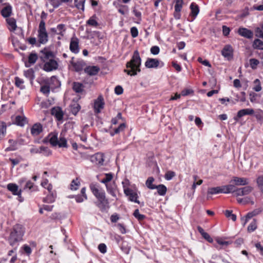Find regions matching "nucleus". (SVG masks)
<instances>
[{
	"label": "nucleus",
	"instance_id": "6e6d98bb",
	"mask_svg": "<svg viewBox=\"0 0 263 263\" xmlns=\"http://www.w3.org/2000/svg\"><path fill=\"white\" fill-rule=\"evenodd\" d=\"M176 174L174 172L172 171H167L164 176V178L167 180H171L172 178L175 177Z\"/></svg>",
	"mask_w": 263,
	"mask_h": 263
},
{
	"label": "nucleus",
	"instance_id": "2f4dec72",
	"mask_svg": "<svg viewBox=\"0 0 263 263\" xmlns=\"http://www.w3.org/2000/svg\"><path fill=\"white\" fill-rule=\"evenodd\" d=\"M155 179L153 177H149L145 182V185L147 188L151 190L156 189V185L153 184Z\"/></svg>",
	"mask_w": 263,
	"mask_h": 263
},
{
	"label": "nucleus",
	"instance_id": "4c0bfd02",
	"mask_svg": "<svg viewBox=\"0 0 263 263\" xmlns=\"http://www.w3.org/2000/svg\"><path fill=\"white\" fill-rule=\"evenodd\" d=\"M7 126L5 123H0V140L4 138L6 134Z\"/></svg>",
	"mask_w": 263,
	"mask_h": 263
},
{
	"label": "nucleus",
	"instance_id": "aec40b11",
	"mask_svg": "<svg viewBox=\"0 0 263 263\" xmlns=\"http://www.w3.org/2000/svg\"><path fill=\"white\" fill-rule=\"evenodd\" d=\"M159 61L156 59L148 58L145 63V66L148 68H156L159 66Z\"/></svg>",
	"mask_w": 263,
	"mask_h": 263
},
{
	"label": "nucleus",
	"instance_id": "72a5a7b5",
	"mask_svg": "<svg viewBox=\"0 0 263 263\" xmlns=\"http://www.w3.org/2000/svg\"><path fill=\"white\" fill-rule=\"evenodd\" d=\"M256 183L258 189L263 195V175L259 176L256 178Z\"/></svg>",
	"mask_w": 263,
	"mask_h": 263
},
{
	"label": "nucleus",
	"instance_id": "bb28decb",
	"mask_svg": "<svg viewBox=\"0 0 263 263\" xmlns=\"http://www.w3.org/2000/svg\"><path fill=\"white\" fill-rule=\"evenodd\" d=\"M191 10V15L193 17V19L197 16L199 12L198 6L194 3H192L190 5Z\"/></svg>",
	"mask_w": 263,
	"mask_h": 263
},
{
	"label": "nucleus",
	"instance_id": "6ab92c4d",
	"mask_svg": "<svg viewBox=\"0 0 263 263\" xmlns=\"http://www.w3.org/2000/svg\"><path fill=\"white\" fill-rule=\"evenodd\" d=\"M100 71V68L97 66H89L84 68V71L89 76H96Z\"/></svg>",
	"mask_w": 263,
	"mask_h": 263
},
{
	"label": "nucleus",
	"instance_id": "4be33fe9",
	"mask_svg": "<svg viewBox=\"0 0 263 263\" xmlns=\"http://www.w3.org/2000/svg\"><path fill=\"white\" fill-rule=\"evenodd\" d=\"M50 144L53 146H56L58 144V134L50 133L47 137Z\"/></svg>",
	"mask_w": 263,
	"mask_h": 263
},
{
	"label": "nucleus",
	"instance_id": "5fc2aeb1",
	"mask_svg": "<svg viewBox=\"0 0 263 263\" xmlns=\"http://www.w3.org/2000/svg\"><path fill=\"white\" fill-rule=\"evenodd\" d=\"M133 215L135 216V217L138 219L139 220H142L145 218V215L140 214L138 209H136L135 210Z\"/></svg>",
	"mask_w": 263,
	"mask_h": 263
},
{
	"label": "nucleus",
	"instance_id": "412c9836",
	"mask_svg": "<svg viewBox=\"0 0 263 263\" xmlns=\"http://www.w3.org/2000/svg\"><path fill=\"white\" fill-rule=\"evenodd\" d=\"M51 114L54 116L58 121H61L63 118V112L59 107H55L52 108Z\"/></svg>",
	"mask_w": 263,
	"mask_h": 263
},
{
	"label": "nucleus",
	"instance_id": "423d86ee",
	"mask_svg": "<svg viewBox=\"0 0 263 263\" xmlns=\"http://www.w3.org/2000/svg\"><path fill=\"white\" fill-rule=\"evenodd\" d=\"M89 187L93 195L97 199H99L105 195V192L98 184L91 183L90 184Z\"/></svg>",
	"mask_w": 263,
	"mask_h": 263
},
{
	"label": "nucleus",
	"instance_id": "2eb2a0df",
	"mask_svg": "<svg viewBox=\"0 0 263 263\" xmlns=\"http://www.w3.org/2000/svg\"><path fill=\"white\" fill-rule=\"evenodd\" d=\"M79 40L77 37L71 38L69 48L72 52L76 54L79 52Z\"/></svg>",
	"mask_w": 263,
	"mask_h": 263
},
{
	"label": "nucleus",
	"instance_id": "ddd939ff",
	"mask_svg": "<svg viewBox=\"0 0 263 263\" xmlns=\"http://www.w3.org/2000/svg\"><path fill=\"white\" fill-rule=\"evenodd\" d=\"M58 66V64L56 61L50 59L48 62L44 64V70L46 71H51L57 69Z\"/></svg>",
	"mask_w": 263,
	"mask_h": 263
},
{
	"label": "nucleus",
	"instance_id": "f3484780",
	"mask_svg": "<svg viewBox=\"0 0 263 263\" xmlns=\"http://www.w3.org/2000/svg\"><path fill=\"white\" fill-rule=\"evenodd\" d=\"M43 131V126L40 123L34 124L30 129V132L33 136L39 135Z\"/></svg>",
	"mask_w": 263,
	"mask_h": 263
},
{
	"label": "nucleus",
	"instance_id": "f03ea898",
	"mask_svg": "<svg viewBox=\"0 0 263 263\" xmlns=\"http://www.w3.org/2000/svg\"><path fill=\"white\" fill-rule=\"evenodd\" d=\"M141 64V59L140 58L138 50L134 51L133 55L130 61L127 62L126 68L128 69H124V72L130 76H135L141 70L140 67Z\"/></svg>",
	"mask_w": 263,
	"mask_h": 263
},
{
	"label": "nucleus",
	"instance_id": "58836bf2",
	"mask_svg": "<svg viewBox=\"0 0 263 263\" xmlns=\"http://www.w3.org/2000/svg\"><path fill=\"white\" fill-rule=\"evenodd\" d=\"M24 76L30 80L32 81L34 79V72L33 69L30 68L24 71Z\"/></svg>",
	"mask_w": 263,
	"mask_h": 263
},
{
	"label": "nucleus",
	"instance_id": "de8ad7c7",
	"mask_svg": "<svg viewBox=\"0 0 263 263\" xmlns=\"http://www.w3.org/2000/svg\"><path fill=\"white\" fill-rule=\"evenodd\" d=\"M249 64L252 69H256L259 64V61L256 59L252 58L249 60Z\"/></svg>",
	"mask_w": 263,
	"mask_h": 263
},
{
	"label": "nucleus",
	"instance_id": "c85d7f7f",
	"mask_svg": "<svg viewBox=\"0 0 263 263\" xmlns=\"http://www.w3.org/2000/svg\"><path fill=\"white\" fill-rule=\"evenodd\" d=\"M8 143L9 144V146L6 148V151H13L18 148L17 141L13 139H10L8 141Z\"/></svg>",
	"mask_w": 263,
	"mask_h": 263
},
{
	"label": "nucleus",
	"instance_id": "bf43d9fd",
	"mask_svg": "<svg viewBox=\"0 0 263 263\" xmlns=\"http://www.w3.org/2000/svg\"><path fill=\"white\" fill-rule=\"evenodd\" d=\"M40 90L43 93L48 95L50 92V87L47 85L42 86L41 87Z\"/></svg>",
	"mask_w": 263,
	"mask_h": 263
},
{
	"label": "nucleus",
	"instance_id": "7ed1b4c3",
	"mask_svg": "<svg viewBox=\"0 0 263 263\" xmlns=\"http://www.w3.org/2000/svg\"><path fill=\"white\" fill-rule=\"evenodd\" d=\"M38 37L40 43L44 44L48 41V33L46 30L45 22L41 20L39 27Z\"/></svg>",
	"mask_w": 263,
	"mask_h": 263
},
{
	"label": "nucleus",
	"instance_id": "473e14b6",
	"mask_svg": "<svg viewBox=\"0 0 263 263\" xmlns=\"http://www.w3.org/2000/svg\"><path fill=\"white\" fill-rule=\"evenodd\" d=\"M72 88L75 92L77 93H80L83 91L84 86L83 84L81 83L73 82Z\"/></svg>",
	"mask_w": 263,
	"mask_h": 263
},
{
	"label": "nucleus",
	"instance_id": "09e8293b",
	"mask_svg": "<svg viewBox=\"0 0 263 263\" xmlns=\"http://www.w3.org/2000/svg\"><path fill=\"white\" fill-rule=\"evenodd\" d=\"M259 213V212L257 210H255L254 211H253V212H249L248 213L246 216V219H245V223H243V225H245L246 223H247V222L248 221V220L250 219H251V218H252L253 216L257 215Z\"/></svg>",
	"mask_w": 263,
	"mask_h": 263
},
{
	"label": "nucleus",
	"instance_id": "a878e982",
	"mask_svg": "<svg viewBox=\"0 0 263 263\" xmlns=\"http://www.w3.org/2000/svg\"><path fill=\"white\" fill-rule=\"evenodd\" d=\"M37 60V55L35 53H31L28 57V62L25 63V66L29 67L31 65L34 64Z\"/></svg>",
	"mask_w": 263,
	"mask_h": 263
},
{
	"label": "nucleus",
	"instance_id": "a211bd4d",
	"mask_svg": "<svg viewBox=\"0 0 263 263\" xmlns=\"http://www.w3.org/2000/svg\"><path fill=\"white\" fill-rule=\"evenodd\" d=\"M7 187L13 195H17L18 196H21L22 190L18 189V187L16 184L12 183H9L7 184Z\"/></svg>",
	"mask_w": 263,
	"mask_h": 263
},
{
	"label": "nucleus",
	"instance_id": "c756f323",
	"mask_svg": "<svg viewBox=\"0 0 263 263\" xmlns=\"http://www.w3.org/2000/svg\"><path fill=\"white\" fill-rule=\"evenodd\" d=\"M219 193H221L220 186L209 188L207 192V199H209L211 198L209 196L210 195L217 194Z\"/></svg>",
	"mask_w": 263,
	"mask_h": 263
},
{
	"label": "nucleus",
	"instance_id": "b1692460",
	"mask_svg": "<svg viewBox=\"0 0 263 263\" xmlns=\"http://www.w3.org/2000/svg\"><path fill=\"white\" fill-rule=\"evenodd\" d=\"M106 187L107 191L109 194H110L112 196L114 197H116V191L117 189V186L114 182L112 183L106 184Z\"/></svg>",
	"mask_w": 263,
	"mask_h": 263
},
{
	"label": "nucleus",
	"instance_id": "393cba45",
	"mask_svg": "<svg viewBox=\"0 0 263 263\" xmlns=\"http://www.w3.org/2000/svg\"><path fill=\"white\" fill-rule=\"evenodd\" d=\"M12 7L10 5L4 7L1 10L2 15L6 18H8L12 13Z\"/></svg>",
	"mask_w": 263,
	"mask_h": 263
},
{
	"label": "nucleus",
	"instance_id": "680f3d73",
	"mask_svg": "<svg viewBox=\"0 0 263 263\" xmlns=\"http://www.w3.org/2000/svg\"><path fill=\"white\" fill-rule=\"evenodd\" d=\"M160 52V48L157 46H152L151 48V52L154 55L158 54Z\"/></svg>",
	"mask_w": 263,
	"mask_h": 263
},
{
	"label": "nucleus",
	"instance_id": "3c124183",
	"mask_svg": "<svg viewBox=\"0 0 263 263\" xmlns=\"http://www.w3.org/2000/svg\"><path fill=\"white\" fill-rule=\"evenodd\" d=\"M24 81L20 78L16 77L15 78V84L16 86L20 89H24L25 86L23 85Z\"/></svg>",
	"mask_w": 263,
	"mask_h": 263
},
{
	"label": "nucleus",
	"instance_id": "6e6552de",
	"mask_svg": "<svg viewBox=\"0 0 263 263\" xmlns=\"http://www.w3.org/2000/svg\"><path fill=\"white\" fill-rule=\"evenodd\" d=\"M96 204L102 212L106 211L109 208V201L105 195L98 199V202H96Z\"/></svg>",
	"mask_w": 263,
	"mask_h": 263
},
{
	"label": "nucleus",
	"instance_id": "39448f33",
	"mask_svg": "<svg viewBox=\"0 0 263 263\" xmlns=\"http://www.w3.org/2000/svg\"><path fill=\"white\" fill-rule=\"evenodd\" d=\"M122 184H123L124 193L126 196L128 197V199L131 201L139 203L140 202L138 200V194L133 190L126 187L123 182H122Z\"/></svg>",
	"mask_w": 263,
	"mask_h": 263
},
{
	"label": "nucleus",
	"instance_id": "338daca9",
	"mask_svg": "<svg viewBox=\"0 0 263 263\" xmlns=\"http://www.w3.org/2000/svg\"><path fill=\"white\" fill-rule=\"evenodd\" d=\"M130 33L133 37H136L138 35V31L136 27H133L130 28Z\"/></svg>",
	"mask_w": 263,
	"mask_h": 263
},
{
	"label": "nucleus",
	"instance_id": "e2e57ef3",
	"mask_svg": "<svg viewBox=\"0 0 263 263\" xmlns=\"http://www.w3.org/2000/svg\"><path fill=\"white\" fill-rule=\"evenodd\" d=\"M133 13L139 21H141V12L138 10L135 7L133 8Z\"/></svg>",
	"mask_w": 263,
	"mask_h": 263
},
{
	"label": "nucleus",
	"instance_id": "8fccbe9b",
	"mask_svg": "<svg viewBox=\"0 0 263 263\" xmlns=\"http://www.w3.org/2000/svg\"><path fill=\"white\" fill-rule=\"evenodd\" d=\"M105 178L103 179L101 182L106 185V184H108V182L112 180L113 175L111 173H107L105 174Z\"/></svg>",
	"mask_w": 263,
	"mask_h": 263
},
{
	"label": "nucleus",
	"instance_id": "052dcab7",
	"mask_svg": "<svg viewBox=\"0 0 263 263\" xmlns=\"http://www.w3.org/2000/svg\"><path fill=\"white\" fill-rule=\"evenodd\" d=\"M126 127V125L125 123H123L120 124V125L118 126V127L115 128V133L118 134L121 132H123Z\"/></svg>",
	"mask_w": 263,
	"mask_h": 263
},
{
	"label": "nucleus",
	"instance_id": "cd10ccee",
	"mask_svg": "<svg viewBox=\"0 0 263 263\" xmlns=\"http://www.w3.org/2000/svg\"><path fill=\"white\" fill-rule=\"evenodd\" d=\"M254 113L252 108L242 109L238 111V117H242L246 115H252Z\"/></svg>",
	"mask_w": 263,
	"mask_h": 263
},
{
	"label": "nucleus",
	"instance_id": "ea45409f",
	"mask_svg": "<svg viewBox=\"0 0 263 263\" xmlns=\"http://www.w3.org/2000/svg\"><path fill=\"white\" fill-rule=\"evenodd\" d=\"M253 46L255 49L263 50V42L259 39H255L253 42Z\"/></svg>",
	"mask_w": 263,
	"mask_h": 263
},
{
	"label": "nucleus",
	"instance_id": "5701e85b",
	"mask_svg": "<svg viewBox=\"0 0 263 263\" xmlns=\"http://www.w3.org/2000/svg\"><path fill=\"white\" fill-rule=\"evenodd\" d=\"M6 22L9 25L8 29L10 31H14L17 28L16 20L13 17H8Z\"/></svg>",
	"mask_w": 263,
	"mask_h": 263
},
{
	"label": "nucleus",
	"instance_id": "a19ab883",
	"mask_svg": "<svg viewBox=\"0 0 263 263\" xmlns=\"http://www.w3.org/2000/svg\"><path fill=\"white\" fill-rule=\"evenodd\" d=\"M80 185V182L78 178L73 179L70 184V189L71 190H77Z\"/></svg>",
	"mask_w": 263,
	"mask_h": 263
},
{
	"label": "nucleus",
	"instance_id": "7c9ffc66",
	"mask_svg": "<svg viewBox=\"0 0 263 263\" xmlns=\"http://www.w3.org/2000/svg\"><path fill=\"white\" fill-rule=\"evenodd\" d=\"M49 193V194L43 199V202L47 203H53L55 201L56 194L53 192Z\"/></svg>",
	"mask_w": 263,
	"mask_h": 263
},
{
	"label": "nucleus",
	"instance_id": "49530a36",
	"mask_svg": "<svg viewBox=\"0 0 263 263\" xmlns=\"http://www.w3.org/2000/svg\"><path fill=\"white\" fill-rule=\"evenodd\" d=\"M175 10L176 12H180L183 4V0H175Z\"/></svg>",
	"mask_w": 263,
	"mask_h": 263
},
{
	"label": "nucleus",
	"instance_id": "c03bdc74",
	"mask_svg": "<svg viewBox=\"0 0 263 263\" xmlns=\"http://www.w3.org/2000/svg\"><path fill=\"white\" fill-rule=\"evenodd\" d=\"M58 145L60 147H67V143L66 139L62 136H60L59 139H58Z\"/></svg>",
	"mask_w": 263,
	"mask_h": 263
},
{
	"label": "nucleus",
	"instance_id": "864d4df0",
	"mask_svg": "<svg viewBox=\"0 0 263 263\" xmlns=\"http://www.w3.org/2000/svg\"><path fill=\"white\" fill-rule=\"evenodd\" d=\"M225 216L230 219H231L233 221L236 220V215L232 213V211L226 210L225 211Z\"/></svg>",
	"mask_w": 263,
	"mask_h": 263
},
{
	"label": "nucleus",
	"instance_id": "13d9d810",
	"mask_svg": "<svg viewBox=\"0 0 263 263\" xmlns=\"http://www.w3.org/2000/svg\"><path fill=\"white\" fill-rule=\"evenodd\" d=\"M227 186L229 193H235V195H236L237 190V188L235 187L236 185L234 184L231 183L230 184L227 185Z\"/></svg>",
	"mask_w": 263,
	"mask_h": 263
},
{
	"label": "nucleus",
	"instance_id": "a18cd8bd",
	"mask_svg": "<svg viewBox=\"0 0 263 263\" xmlns=\"http://www.w3.org/2000/svg\"><path fill=\"white\" fill-rule=\"evenodd\" d=\"M254 87L253 88V89L255 90L256 92H259L261 90V83L259 79H255L254 82Z\"/></svg>",
	"mask_w": 263,
	"mask_h": 263
},
{
	"label": "nucleus",
	"instance_id": "37998d69",
	"mask_svg": "<svg viewBox=\"0 0 263 263\" xmlns=\"http://www.w3.org/2000/svg\"><path fill=\"white\" fill-rule=\"evenodd\" d=\"M85 0H74L75 6L78 9L84 11Z\"/></svg>",
	"mask_w": 263,
	"mask_h": 263
},
{
	"label": "nucleus",
	"instance_id": "79ce46f5",
	"mask_svg": "<svg viewBox=\"0 0 263 263\" xmlns=\"http://www.w3.org/2000/svg\"><path fill=\"white\" fill-rule=\"evenodd\" d=\"M81 108L80 105L78 103H74L71 105V112L73 115H76Z\"/></svg>",
	"mask_w": 263,
	"mask_h": 263
},
{
	"label": "nucleus",
	"instance_id": "20e7f679",
	"mask_svg": "<svg viewBox=\"0 0 263 263\" xmlns=\"http://www.w3.org/2000/svg\"><path fill=\"white\" fill-rule=\"evenodd\" d=\"M66 26L65 24H58L56 27H52L50 29V32L52 35H59L64 36L66 30Z\"/></svg>",
	"mask_w": 263,
	"mask_h": 263
},
{
	"label": "nucleus",
	"instance_id": "603ef678",
	"mask_svg": "<svg viewBox=\"0 0 263 263\" xmlns=\"http://www.w3.org/2000/svg\"><path fill=\"white\" fill-rule=\"evenodd\" d=\"M257 228L256 221L254 219L248 227V231L249 232H252L254 231Z\"/></svg>",
	"mask_w": 263,
	"mask_h": 263
},
{
	"label": "nucleus",
	"instance_id": "0eeeda50",
	"mask_svg": "<svg viewBox=\"0 0 263 263\" xmlns=\"http://www.w3.org/2000/svg\"><path fill=\"white\" fill-rule=\"evenodd\" d=\"M104 154L102 153H97L90 157V161L98 165L102 166L104 164Z\"/></svg>",
	"mask_w": 263,
	"mask_h": 263
},
{
	"label": "nucleus",
	"instance_id": "0e129e2a",
	"mask_svg": "<svg viewBox=\"0 0 263 263\" xmlns=\"http://www.w3.org/2000/svg\"><path fill=\"white\" fill-rule=\"evenodd\" d=\"M87 24L90 26L97 27L98 25V23L94 20L92 17L90 18L87 21Z\"/></svg>",
	"mask_w": 263,
	"mask_h": 263
},
{
	"label": "nucleus",
	"instance_id": "c9c22d12",
	"mask_svg": "<svg viewBox=\"0 0 263 263\" xmlns=\"http://www.w3.org/2000/svg\"><path fill=\"white\" fill-rule=\"evenodd\" d=\"M156 189H157L158 193L160 196L165 195L167 191L166 187L163 184L157 185Z\"/></svg>",
	"mask_w": 263,
	"mask_h": 263
},
{
	"label": "nucleus",
	"instance_id": "9b49d317",
	"mask_svg": "<svg viewBox=\"0 0 263 263\" xmlns=\"http://www.w3.org/2000/svg\"><path fill=\"white\" fill-rule=\"evenodd\" d=\"M104 105V99L102 96H100L94 102V110L95 112L100 113L101 110L103 108Z\"/></svg>",
	"mask_w": 263,
	"mask_h": 263
},
{
	"label": "nucleus",
	"instance_id": "f704fd0d",
	"mask_svg": "<svg viewBox=\"0 0 263 263\" xmlns=\"http://www.w3.org/2000/svg\"><path fill=\"white\" fill-rule=\"evenodd\" d=\"M26 118L25 117L17 116L15 118V123L19 126H23L26 123Z\"/></svg>",
	"mask_w": 263,
	"mask_h": 263
},
{
	"label": "nucleus",
	"instance_id": "dca6fc26",
	"mask_svg": "<svg viewBox=\"0 0 263 263\" xmlns=\"http://www.w3.org/2000/svg\"><path fill=\"white\" fill-rule=\"evenodd\" d=\"M73 59L74 58H72L70 64L72 65L74 70L76 72L82 71L85 66V63L83 60L74 62L73 61Z\"/></svg>",
	"mask_w": 263,
	"mask_h": 263
},
{
	"label": "nucleus",
	"instance_id": "f257e3e1",
	"mask_svg": "<svg viewBox=\"0 0 263 263\" xmlns=\"http://www.w3.org/2000/svg\"><path fill=\"white\" fill-rule=\"evenodd\" d=\"M25 228L20 224L14 225L11 229L7 240L12 247L17 246L18 242L23 240L25 233Z\"/></svg>",
	"mask_w": 263,
	"mask_h": 263
},
{
	"label": "nucleus",
	"instance_id": "f8f14e48",
	"mask_svg": "<svg viewBox=\"0 0 263 263\" xmlns=\"http://www.w3.org/2000/svg\"><path fill=\"white\" fill-rule=\"evenodd\" d=\"M233 48L230 45H226L221 50V54L228 60L233 58Z\"/></svg>",
	"mask_w": 263,
	"mask_h": 263
},
{
	"label": "nucleus",
	"instance_id": "e433bc0d",
	"mask_svg": "<svg viewBox=\"0 0 263 263\" xmlns=\"http://www.w3.org/2000/svg\"><path fill=\"white\" fill-rule=\"evenodd\" d=\"M40 154L45 157H48L51 155L52 151L47 147L41 146Z\"/></svg>",
	"mask_w": 263,
	"mask_h": 263
},
{
	"label": "nucleus",
	"instance_id": "69168bd1",
	"mask_svg": "<svg viewBox=\"0 0 263 263\" xmlns=\"http://www.w3.org/2000/svg\"><path fill=\"white\" fill-rule=\"evenodd\" d=\"M98 249L101 253H105L107 251L106 246L104 243H100L98 246Z\"/></svg>",
	"mask_w": 263,
	"mask_h": 263
},
{
	"label": "nucleus",
	"instance_id": "1a4fd4ad",
	"mask_svg": "<svg viewBox=\"0 0 263 263\" xmlns=\"http://www.w3.org/2000/svg\"><path fill=\"white\" fill-rule=\"evenodd\" d=\"M230 182L236 186H245L249 183V179L247 178L234 176Z\"/></svg>",
	"mask_w": 263,
	"mask_h": 263
},
{
	"label": "nucleus",
	"instance_id": "4468645a",
	"mask_svg": "<svg viewBox=\"0 0 263 263\" xmlns=\"http://www.w3.org/2000/svg\"><path fill=\"white\" fill-rule=\"evenodd\" d=\"M237 33L241 36L247 39H252L253 37V32L251 30L246 28L240 27L238 29Z\"/></svg>",
	"mask_w": 263,
	"mask_h": 263
},
{
	"label": "nucleus",
	"instance_id": "9d476101",
	"mask_svg": "<svg viewBox=\"0 0 263 263\" xmlns=\"http://www.w3.org/2000/svg\"><path fill=\"white\" fill-rule=\"evenodd\" d=\"M253 190V187L251 186L245 185V186L240 188H237L236 196H242L249 194Z\"/></svg>",
	"mask_w": 263,
	"mask_h": 263
},
{
	"label": "nucleus",
	"instance_id": "774afa93",
	"mask_svg": "<svg viewBox=\"0 0 263 263\" xmlns=\"http://www.w3.org/2000/svg\"><path fill=\"white\" fill-rule=\"evenodd\" d=\"M250 198L248 197H245L243 198H238L237 201L239 203H242L243 204L248 203L250 201Z\"/></svg>",
	"mask_w": 263,
	"mask_h": 263
},
{
	"label": "nucleus",
	"instance_id": "4d7b16f0",
	"mask_svg": "<svg viewBox=\"0 0 263 263\" xmlns=\"http://www.w3.org/2000/svg\"><path fill=\"white\" fill-rule=\"evenodd\" d=\"M256 35L263 40V24L256 29Z\"/></svg>",
	"mask_w": 263,
	"mask_h": 263
}]
</instances>
